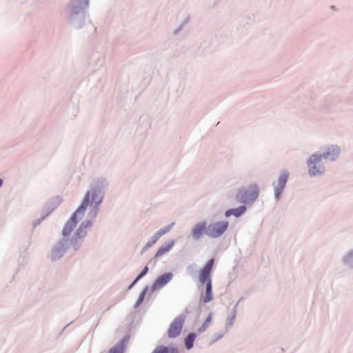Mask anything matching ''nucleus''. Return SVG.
Listing matches in <instances>:
<instances>
[{
  "mask_svg": "<svg viewBox=\"0 0 353 353\" xmlns=\"http://www.w3.org/2000/svg\"><path fill=\"white\" fill-rule=\"evenodd\" d=\"M101 196L97 190H94L88 191L84 196L79 208L75 211L70 220L65 225L62 231L63 235L66 236L70 234L76 226L78 220H81L83 216L85 210L89 204H90V207H92L94 210L92 216H95L97 214L96 208L97 205L101 202Z\"/></svg>",
  "mask_w": 353,
  "mask_h": 353,
  "instance_id": "obj_1",
  "label": "nucleus"
},
{
  "mask_svg": "<svg viewBox=\"0 0 353 353\" xmlns=\"http://www.w3.org/2000/svg\"><path fill=\"white\" fill-rule=\"evenodd\" d=\"M259 190L256 184L250 185L247 188H243L236 195V200L243 203H248L254 201L259 196Z\"/></svg>",
  "mask_w": 353,
  "mask_h": 353,
  "instance_id": "obj_2",
  "label": "nucleus"
},
{
  "mask_svg": "<svg viewBox=\"0 0 353 353\" xmlns=\"http://www.w3.org/2000/svg\"><path fill=\"white\" fill-rule=\"evenodd\" d=\"M228 227L226 221H219L208 225L206 234L211 238H216L222 235Z\"/></svg>",
  "mask_w": 353,
  "mask_h": 353,
  "instance_id": "obj_3",
  "label": "nucleus"
},
{
  "mask_svg": "<svg viewBox=\"0 0 353 353\" xmlns=\"http://www.w3.org/2000/svg\"><path fill=\"white\" fill-rule=\"evenodd\" d=\"M322 159V157L321 154H313L310 157L308 161L309 166V174L311 176H316L323 172L324 168L321 165L316 164L320 163Z\"/></svg>",
  "mask_w": 353,
  "mask_h": 353,
  "instance_id": "obj_4",
  "label": "nucleus"
},
{
  "mask_svg": "<svg viewBox=\"0 0 353 353\" xmlns=\"http://www.w3.org/2000/svg\"><path fill=\"white\" fill-rule=\"evenodd\" d=\"M184 323V319L182 317H177L174 319L171 323L168 330V335L170 339L175 338L179 336L182 330Z\"/></svg>",
  "mask_w": 353,
  "mask_h": 353,
  "instance_id": "obj_5",
  "label": "nucleus"
},
{
  "mask_svg": "<svg viewBox=\"0 0 353 353\" xmlns=\"http://www.w3.org/2000/svg\"><path fill=\"white\" fill-rule=\"evenodd\" d=\"M214 265V259H211L208 261L204 268L199 270V279L200 282L204 283L205 282H208V280L210 279V276L211 274L212 269Z\"/></svg>",
  "mask_w": 353,
  "mask_h": 353,
  "instance_id": "obj_6",
  "label": "nucleus"
},
{
  "mask_svg": "<svg viewBox=\"0 0 353 353\" xmlns=\"http://www.w3.org/2000/svg\"><path fill=\"white\" fill-rule=\"evenodd\" d=\"M172 279V274L170 272L165 273L163 275L158 276L152 284V290H158L161 289V288L165 286L168 283H169Z\"/></svg>",
  "mask_w": 353,
  "mask_h": 353,
  "instance_id": "obj_7",
  "label": "nucleus"
},
{
  "mask_svg": "<svg viewBox=\"0 0 353 353\" xmlns=\"http://www.w3.org/2000/svg\"><path fill=\"white\" fill-rule=\"evenodd\" d=\"M208 228L205 222L196 224L192 230V235L196 240L199 239L204 234H206Z\"/></svg>",
  "mask_w": 353,
  "mask_h": 353,
  "instance_id": "obj_8",
  "label": "nucleus"
},
{
  "mask_svg": "<svg viewBox=\"0 0 353 353\" xmlns=\"http://www.w3.org/2000/svg\"><path fill=\"white\" fill-rule=\"evenodd\" d=\"M288 179V174L286 172H283L279 176L278 180V185L275 189V196L276 199L279 198V196L281 194L283 189Z\"/></svg>",
  "mask_w": 353,
  "mask_h": 353,
  "instance_id": "obj_9",
  "label": "nucleus"
},
{
  "mask_svg": "<svg viewBox=\"0 0 353 353\" xmlns=\"http://www.w3.org/2000/svg\"><path fill=\"white\" fill-rule=\"evenodd\" d=\"M340 152L339 148L336 146H332L327 148L326 152L323 153L321 157L324 159H330L334 160L339 156Z\"/></svg>",
  "mask_w": 353,
  "mask_h": 353,
  "instance_id": "obj_10",
  "label": "nucleus"
},
{
  "mask_svg": "<svg viewBox=\"0 0 353 353\" xmlns=\"http://www.w3.org/2000/svg\"><path fill=\"white\" fill-rule=\"evenodd\" d=\"M174 225V223L173 222L157 232L153 236V241L151 244L154 243L160 237L170 232Z\"/></svg>",
  "mask_w": 353,
  "mask_h": 353,
  "instance_id": "obj_11",
  "label": "nucleus"
},
{
  "mask_svg": "<svg viewBox=\"0 0 353 353\" xmlns=\"http://www.w3.org/2000/svg\"><path fill=\"white\" fill-rule=\"evenodd\" d=\"M203 303H206L213 299L212 292V281L211 279L208 280L206 285V290L205 295L202 297Z\"/></svg>",
  "mask_w": 353,
  "mask_h": 353,
  "instance_id": "obj_12",
  "label": "nucleus"
},
{
  "mask_svg": "<svg viewBox=\"0 0 353 353\" xmlns=\"http://www.w3.org/2000/svg\"><path fill=\"white\" fill-rule=\"evenodd\" d=\"M246 208L245 206H240L237 208L230 209L225 212V216H230L234 215L236 217L240 216L245 212Z\"/></svg>",
  "mask_w": 353,
  "mask_h": 353,
  "instance_id": "obj_13",
  "label": "nucleus"
},
{
  "mask_svg": "<svg viewBox=\"0 0 353 353\" xmlns=\"http://www.w3.org/2000/svg\"><path fill=\"white\" fill-rule=\"evenodd\" d=\"M92 225L90 221L83 222L81 224L79 228L78 229V231L77 232V236L78 237L81 238L85 236L86 234V230L85 229L88 227H90Z\"/></svg>",
  "mask_w": 353,
  "mask_h": 353,
  "instance_id": "obj_14",
  "label": "nucleus"
},
{
  "mask_svg": "<svg viewBox=\"0 0 353 353\" xmlns=\"http://www.w3.org/2000/svg\"><path fill=\"white\" fill-rule=\"evenodd\" d=\"M173 245H174V241H172L168 245L161 247L157 252V253L155 254V257L157 258V257L161 256L163 255L164 254L168 252L171 250V248L173 247Z\"/></svg>",
  "mask_w": 353,
  "mask_h": 353,
  "instance_id": "obj_15",
  "label": "nucleus"
},
{
  "mask_svg": "<svg viewBox=\"0 0 353 353\" xmlns=\"http://www.w3.org/2000/svg\"><path fill=\"white\" fill-rule=\"evenodd\" d=\"M153 353H178V350L176 347H167L165 346H159L156 348Z\"/></svg>",
  "mask_w": 353,
  "mask_h": 353,
  "instance_id": "obj_16",
  "label": "nucleus"
},
{
  "mask_svg": "<svg viewBox=\"0 0 353 353\" xmlns=\"http://www.w3.org/2000/svg\"><path fill=\"white\" fill-rule=\"evenodd\" d=\"M196 339V334L194 333H190L185 339V344L187 349L190 350L193 347L194 341Z\"/></svg>",
  "mask_w": 353,
  "mask_h": 353,
  "instance_id": "obj_17",
  "label": "nucleus"
},
{
  "mask_svg": "<svg viewBox=\"0 0 353 353\" xmlns=\"http://www.w3.org/2000/svg\"><path fill=\"white\" fill-rule=\"evenodd\" d=\"M212 319V314L210 313L208 318L205 319V321L203 322L202 325L199 328L198 332L201 333L203 332L207 327L209 326L210 323H211Z\"/></svg>",
  "mask_w": 353,
  "mask_h": 353,
  "instance_id": "obj_18",
  "label": "nucleus"
},
{
  "mask_svg": "<svg viewBox=\"0 0 353 353\" xmlns=\"http://www.w3.org/2000/svg\"><path fill=\"white\" fill-rule=\"evenodd\" d=\"M124 347L121 344H117L112 347L108 353H123Z\"/></svg>",
  "mask_w": 353,
  "mask_h": 353,
  "instance_id": "obj_19",
  "label": "nucleus"
},
{
  "mask_svg": "<svg viewBox=\"0 0 353 353\" xmlns=\"http://www.w3.org/2000/svg\"><path fill=\"white\" fill-rule=\"evenodd\" d=\"M148 272V268L146 266L145 267L141 272L139 274V276L136 278V279L133 281V283L129 286V289L132 288L133 285L143 276H145L147 272Z\"/></svg>",
  "mask_w": 353,
  "mask_h": 353,
  "instance_id": "obj_20",
  "label": "nucleus"
},
{
  "mask_svg": "<svg viewBox=\"0 0 353 353\" xmlns=\"http://www.w3.org/2000/svg\"><path fill=\"white\" fill-rule=\"evenodd\" d=\"M63 253V250L59 248L54 249L52 254V259L53 260H56L57 258H59Z\"/></svg>",
  "mask_w": 353,
  "mask_h": 353,
  "instance_id": "obj_21",
  "label": "nucleus"
},
{
  "mask_svg": "<svg viewBox=\"0 0 353 353\" xmlns=\"http://www.w3.org/2000/svg\"><path fill=\"white\" fill-rule=\"evenodd\" d=\"M146 289H145L143 292H141L138 297V299L136 303V306H139L143 301L145 295Z\"/></svg>",
  "mask_w": 353,
  "mask_h": 353,
  "instance_id": "obj_22",
  "label": "nucleus"
},
{
  "mask_svg": "<svg viewBox=\"0 0 353 353\" xmlns=\"http://www.w3.org/2000/svg\"><path fill=\"white\" fill-rule=\"evenodd\" d=\"M3 181L0 179V187L2 185Z\"/></svg>",
  "mask_w": 353,
  "mask_h": 353,
  "instance_id": "obj_23",
  "label": "nucleus"
}]
</instances>
